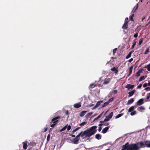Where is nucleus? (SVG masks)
Here are the masks:
<instances>
[{
    "instance_id": "c03bdc74",
    "label": "nucleus",
    "mask_w": 150,
    "mask_h": 150,
    "mask_svg": "<svg viewBox=\"0 0 150 150\" xmlns=\"http://www.w3.org/2000/svg\"><path fill=\"white\" fill-rule=\"evenodd\" d=\"M81 136V133H80L78 135H77L76 137V139H79L78 138L80 136Z\"/></svg>"
},
{
    "instance_id": "a878e982",
    "label": "nucleus",
    "mask_w": 150,
    "mask_h": 150,
    "mask_svg": "<svg viewBox=\"0 0 150 150\" xmlns=\"http://www.w3.org/2000/svg\"><path fill=\"white\" fill-rule=\"evenodd\" d=\"M132 51L130 52L128 54V55L126 57V59H128L131 57V54L132 53Z\"/></svg>"
},
{
    "instance_id": "20e7f679",
    "label": "nucleus",
    "mask_w": 150,
    "mask_h": 150,
    "mask_svg": "<svg viewBox=\"0 0 150 150\" xmlns=\"http://www.w3.org/2000/svg\"><path fill=\"white\" fill-rule=\"evenodd\" d=\"M61 118V117L59 116L56 117L52 118L50 122V124H51L50 127L52 128H54L57 124L59 120Z\"/></svg>"
},
{
    "instance_id": "1a4fd4ad",
    "label": "nucleus",
    "mask_w": 150,
    "mask_h": 150,
    "mask_svg": "<svg viewBox=\"0 0 150 150\" xmlns=\"http://www.w3.org/2000/svg\"><path fill=\"white\" fill-rule=\"evenodd\" d=\"M134 87V85H131L130 84H127L125 87L126 88H127L129 90L130 89H132Z\"/></svg>"
},
{
    "instance_id": "79ce46f5",
    "label": "nucleus",
    "mask_w": 150,
    "mask_h": 150,
    "mask_svg": "<svg viewBox=\"0 0 150 150\" xmlns=\"http://www.w3.org/2000/svg\"><path fill=\"white\" fill-rule=\"evenodd\" d=\"M144 71V69H139L138 71L139 73H142Z\"/></svg>"
},
{
    "instance_id": "49530a36",
    "label": "nucleus",
    "mask_w": 150,
    "mask_h": 150,
    "mask_svg": "<svg viewBox=\"0 0 150 150\" xmlns=\"http://www.w3.org/2000/svg\"><path fill=\"white\" fill-rule=\"evenodd\" d=\"M110 120L108 118V117H106V118H105L104 120V121H105V122H107V121H108Z\"/></svg>"
},
{
    "instance_id": "4d7b16f0",
    "label": "nucleus",
    "mask_w": 150,
    "mask_h": 150,
    "mask_svg": "<svg viewBox=\"0 0 150 150\" xmlns=\"http://www.w3.org/2000/svg\"><path fill=\"white\" fill-rule=\"evenodd\" d=\"M133 59L132 58H131L129 60V62H131L133 61Z\"/></svg>"
},
{
    "instance_id": "412c9836",
    "label": "nucleus",
    "mask_w": 150,
    "mask_h": 150,
    "mask_svg": "<svg viewBox=\"0 0 150 150\" xmlns=\"http://www.w3.org/2000/svg\"><path fill=\"white\" fill-rule=\"evenodd\" d=\"M101 135H100L99 134H97L96 135L95 138L98 140H99L100 139H101Z\"/></svg>"
},
{
    "instance_id": "39448f33",
    "label": "nucleus",
    "mask_w": 150,
    "mask_h": 150,
    "mask_svg": "<svg viewBox=\"0 0 150 150\" xmlns=\"http://www.w3.org/2000/svg\"><path fill=\"white\" fill-rule=\"evenodd\" d=\"M136 108V107H135L134 106H133L131 107L128 110V112H131L130 114L131 116L137 114L136 111L134 110Z\"/></svg>"
},
{
    "instance_id": "6e6d98bb",
    "label": "nucleus",
    "mask_w": 150,
    "mask_h": 150,
    "mask_svg": "<svg viewBox=\"0 0 150 150\" xmlns=\"http://www.w3.org/2000/svg\"><path fill=\"white\" fill-rule=\"evenodd\" d=\"M102 127H99V128H98V131L99 132H100L101 131V130L102 129Z\"/></svg>"
},
{
    "instance_id": "2eb2a0df",
    "label": "nucleus",
    "mask_w": 150,
    "mask_h": 150,
    "mask_svg": "<svg viewBox=\"0 0 150 150\" xmlns=\"http://www.w3.org/2000/svg\"><path fill=\"white\" fill-rule=\"evenodd\" d=\"M110 70L111 71H114V72L116 74H117V73L118 71L117 67L116 68L115 67H113L111 68Z\"/></svg>"
},
{
    "instance_id": "6e6552de",
    "label": "nucleus",
    "mask_w": 150,
    "mask_h": 150,
    "mask_svg": "<svg viewBox=\"0 0 150 150\" xmlns=\"http://www.w3.org/2000/svg\"><path fill=\"white\" fill-rule=\"evenodd\" d=\"M144 103V100L143 98L140 99L137 103V104L138 105H140Z\"/></svg>"
},
{
    "instance_id": "338daca9",
    "label": "nucleus",
    "mask_w": 150,
    "mask_h": 150,
    "mask_svg": "<svg viewBox=\"0 0 150 150\" xmlns=\"http://www.w3.org/2000/svg\"><path fill=\"white\" fill-rule=\"evenodd\" d=\"M147 86H150V82L149 81V83H147Z\"/></svg>"
},
{
    "instance_id": "cd10ccee",
    "label": "nucleus",
    "mask_w": 150,
    "mask_h": 150,
    "mask_svg": "<svg viewBox=\"0 0 150 150\" xmlns=\"http://www.w3.org/2000/svg\"><path fill=\"white\" fill-rule=\"evenodd\" d=\"M144 79V76H141L139 79V81H141Z\"/></svg>"
},
{
    "instance_id": "a211bd4d",
    "label": "nucleus",
    "mask_w": 150,
    "mask_h": 150,
    "mask_svg": "<svg viewBox=\"0 0 150 150\" xmlns=\"http://www.w3.org/2000/svg\"><path fill=\"white\" fill-rule=\"evenodd\" d=\"M113 115V112H112L110 113L109 115L106 116V117L108 118L110 120V119H111Z\"/></svg>"
},
{
    "instance_id": "7c9ffc66",
    "label": "nucleus",
    "mask_w": 150,
    "mask_h": 150,
    "mask_svg": "<svg viewBox=\"0 0 150 150\" xmlns=\"http://www.w3.org/2000/svg\"><path fill=\"white\" fill-rule=\"evenodd\" d=\"M81 128V127H78L76 128L75 129L73 130L72 131V133L73 134H74V132H76L79 129Z\"/></svg>"
},
{
    "instance_id": "58836bf2",
    "label": "nucleus",
    "mask_w": 150,
    "mask_h": 150,
    "mask_svg": "<svg viewBox=\"0 0 150 150\" xmlns=\"http://www.w3.org/2000/svg\"><path fill=\"white\" fill-rule=\"evenodd\" d=\"M96 86V85L94 84V83H92L90 84V87H92V88H93Z\"/></svg>"
},
{
    "instance_id": "ddd939ff",
    "label": "nucleus",
    "mask_w": 150,
    "mask_h": 150,
    "mask_svg": "<svg viewBox=\"0 0 150 150\" xmlns=\"http://www.w3.org/2000/svg\"><path fill=\"white\" fill-rule=\"evenodd\" d=\"M81 106V105L80 103H75L74 105V107L76 108H78L80 107Z\"/></svg>"
},
{
    "instance_id": "bb28decb",
    "label": "nucleus",
    "mask_w": 150,
    "mask_h": 150,
    "mask_svg": "<svg viewBox=\"0 0 150 150\" xmlns=\"http://www.w3.org/2000/svg\"><path fill=\"white\" fill-rule=\"evenodd\" d=\"M124 114V113H121V114H118V115H117L115 117V118L116 119H117V118H118L120 117H121V116H122Z\"/></svg>"
},
{
    "instance_id": "dca6fc26",
    "label": "nucleus",
    "mask_w": 150,
    "mask_h": 150,
    "mask_svg": "<svg viewBox=\"0 0 150 150\" xmlns=\"http://www.w3.org/2000/svg\"><path fill=\"white\" fill-rule=\"evenodd\" d=\"M145 109V108L143 106H141L138 107L137 108V110L141 112H142V111Z\"/></svg>"
},
{
    "instance_id": "f704fd0d",
    "label": "nucleus",
    "mask_w": 150,
    "mask_h": 150,
    "mask_svg": "<svg viewBox=\"0 0 150 150\" xmlns=\"http://www.w3.org/2000/svg\"><path fill=\"white\" fill-rule=\"evenodd\" d=\"M113 100V98H112L110 99L107 101V102L109 104L110 103L112 102Z\"/></svg>"
},
{
    "instance_id": "b1692460",
    "label": "nucleus",
    "mask_w": 150,
    "mask_h": 150,
    "mask_svg": "<svg viewBox=\"0 0 150 150\" xmlns=\"http://www.w3.org/2000/svg\"><path fill=\"white\" fill-rule=\"evenodd\" d=\"M144 68H147L148 70L150 71V64L145 66Z\"/></svg>"
},
{
    "instance_id": "7ed1b4c3",
    "label": "nucleus",
    "mask_w": 150,
    "mask_h": 150,
    "mask_svg": "<svg viewBox=\"0 0 150 150\" xmlns=\"http://www.w3.org/2000/svg\"><path fill=\"white\" fill-rule=\"evenodd\" d=\"M97 128V126H93L89 129L85 130L83 132L82 131L80 133H81V137H82L85 135L86 137L89 138L97 132V130L96 129Z\"/></svg>"
},
{
    "instance_id": "9d476101",
    "label": "nucleus",
    "mask_w": 150,
    "mask_h": 150,
    "mask_svg": "<svg viewBox=\"0 0 150 150\" xmlns=\"http://www.w3.org/2000/svg\"><path fill=\"white\" fill-rule=\"evenodd\" d=\"M128 27V23L126 22H125L124 23L122 26V28L123 29L126 30L127 29Z\"/></svg>"
},
{
    "instance_id": "473e14b6",
    "label": "nucleus",
    "mask_w": 150,
    "mask_h": 150,
    "mask_svg": "<svg viewBox=\"0 0 150 150\" xmlns=\"http://www.w3.org/2000/svg\"><path fill=\"white\" fill-rule=\"evenodd\" d=\"M149 52V49L148 48L147 49H146V50H145L144 53V54H147Z\"/></svg>"
},
{
    "instance_id": "e2e57ef3",
    "label": "nucleus",
    "mask_w": 150,
    "mask_h": 150,
    "mask_svg": "<svg viewBox=\"0 0 150 150\" xmlns=\"http://www.w3.org/2000/svg\"><path fill=\"white\" fill-rule=\"evenodd\" d=\"M113 92L114 93H116L117 92V91L116 90H114L113 91Z\"/></svg>"
},
{
    "instance_id": "aec40b11",
    "label": "nucleus",
    "mask_w": 150,
    "mask_h": 150,
    "mask_svg": "<svg viewBox=\"0 0 150 150\" xmlns=\"http://www.w3.org/2000/svg\"><path fill=\"white\" fill-rule=\"evenodd\" d=\"M79 139H76V138H75L73 142V143L74 144H77L78 143Z\"/></svg>"
},
{
    "instance_id": "680f3d73",
    "label": "nucleus",
    "mask_w": 150,
    "mask_h": 150,
    "mask_svg": "<svg viewBox=\"0 0 150 150\" xmlns=\"http://www.w3.org/2000/svg\"><path fill=\"white\" fill-rule=\"evenodd\" d=\"M66 114L67 115H68L69 114L68 111L67 110L66 112Z\"/></svg>"
},
{
    "instance_id": "f03ea898",
    "label": "nucleus",
    "mask_w": 150,
    "mask_h": 150,
    "mask_svg": "<svg viewBox=\"0 0 150 150\" xmlns=\"http://www.w3.org/2000/svg\"><path fill=\"white\" fill-rule=\"evenodd\" d=\"M97 128V126H93L89 129L85 130L83 132L82 131L80 133H81V137H82L85 135L86 137L89 138L97 132V130L96 129Z\"/></svg>"
},
{
    "instance_id": "09e8293b",
    "label": "nucleus",
    "mask_w": 150,
    "mask_h": 150,
    "mask_svg": "<svg viewBox=\"0 0 150 150\" xmlns=\"http://www.w3.org/2000/svg\"><path fill=\"white\" fill-rule=\"evenodd\" d=\"M133 17H132L130 16L129 17V19L131 21H133Z\"/></svg>"
},
{
    "instance_id": "c85d7f7f",
    "label": "nucleus",
    "mask_w": 150,
    "mask_h": 150,
    "mask_svg": "<svg viewBox=\"0 0 150 150\" xmlns=\"http://www.w3.org/2000/svg\"><path fill=\"white\" fill-rule=\"evenodd\" d=\"M108 104V103L106 102L105 103L101 106V108H104Z\"/></svg>"
},
{
    "instance_id": "c9c22d12",
    "label": "nucleus",
    "mask_w": 150,
    "mask_h": 150,
    "mask_svg": "<svg viewBox=\"0 0 150 150\" xmlns=\"http://www.w3.org/2000/svg\"><path fill=\"white\" fill-rule=\"evenodd\" d=\"M102 114H100V115H98V117H97L96 118L94 119V120H97L99 118H100L101 117V116L102 115Z\"/></svg>"
},
{
    "instance_id": "a19ab883",
    "label": "nucleus",
    "mask_w": 150,
    "mask_h": 150,
    "mask_svg": "<svg viewBox=\"0 0 150 150\" xmlns=\"http://www.w3.org/2000/svg\"><path fill=\"white\" fill-rule=\"evenodd\" d=\"M67 130L68 131H69L71 129V127L69 125V126L67 125Z\"/></svg>"
},
{
    "instance_id": "423d86ee",
    "label": "nucleus",
    "mask_w": 150,
    "mask_h": 150,
    "mask_svg": "<svg viewBox=\"0 0 150 150\" xmlns=\"http://www.w3.org/2000/svg\"><path fill=\"white\" fill-rule=\"evenodd\" d=\"M142 143L143 145L142 146V148H144L145 147L150 148V140H145L144 142H142Z\"/></svg>"
},
{
    "instance_id": "c756f323",
    "label": "nucleus",
    "mask_w": 150,
    "mask_h": 150,
    "mask_svg": "<svg viewBox=\"0 0 150 150\" xmlns=\"http://www.w3.org/2000/svg\"><path fill=\"white\" fill-rule=\"evenodd\" d=\"M102 103L103 101H98L96 105L98 107L99 106L100 104L101 103Z\"/></svg>"
},
{
    "instance_id": "a18cd8bd",
    "label": "nucleus",
    "mask_w": 150,
    "mask_h": 150,
    "mask_svg": "<svg viewBox=\"0 0 150 150\" xmlns=\"http://www.w3.org/2000/svg\"><path fill=\"white\" fill-rule=\"evenodd\" d=\"M147 86V83H145L143 85V87L144 88L146 87Z\"/></svg>"
},
{
    "instance_id": "37998d69",
    "label": "nucleus",
    "mask_w": 150,
    "mask_h": 150,
    "mask_svg": "<svg viewBox=\"0 0 150 150\" xmlns=\"http://www.w3.org/2000/svg\"><path fill=\"white\" fill-rule=\"evenodd\" d=\"M150 98V95H149L148 94H147V97H146V99L147 100H149Z\"/></svg>"
},
{
    "instance_id": "f3484780",
    "label": "nucleus",
    "mask_w": 150,
    "mask_h": 150,
    "mask_svg": "<svg viewBox=\"0 0 150 150\" xmlns=\"http://www.w3.org/2000/svg\"><path fill=\"white\" fill-rule=\"evenodd\" d=\"M133 69V66L130 67L129 69V72L128 74V76H129L132 74Z\"/></svg>"
},
{
    "instance_id": "0eeeda50",
    "label": "nucleus",
    "mask_w": 150,
    "mask_h": 150,
    "mask_svg": "<svg viewBox=\"0 0 150 150\" xmlns=\"http://www.w3.org/2000/svg\"><path fill=\"white\" fill-rule=\"evenodd\" d=\"M138 4H137L134 7L133 10L132 11V12L133 13L132 14L131 16L133 17L134 16V13L135 11L138 8Z\"/></svg>"
},
{
    "instance_id": "4c0bfd02",
    "label": "nucleus",
    "mask_w": 150,
    "mask_h": 150,
    "mask_svg": "<svg viewBox=\"0 0 150 150\" xmlns=\"http://www.w3.org/2000/svg\"><path fill=\"white\" fill-rule=\"evenodd\" d=\"M117 48H115L114 49H113V55H115V53H116V52L117 51Z\"/></svg>"
},
{
    "instance_id": "6ab92c4d",
    "label": "nucleus",
    "mask_w": 150,
    "mask_h": 150,
    "mask_svg": "<svg viewBox=\"0 0 150 150\" xmlns=\"http://www.w3.org/2000/svg\"><path fill=\"white\" fill-rule=\"evenodd\" d=\"M135 90H134L131 91L129 92L128 93L129 94V97H131L133 96L135 91Z\"/></svg>"
},
{
    "instance_id": "0e129e2a",
    "label": "nucleus",
    "mask_w": 150,
    "mask_h": 150,
    "mask_svg": "<svg viewBox=\"0 0 150 150\" xmlns=\"http://www.w3.org/2000/svg\"><path fill=\"white\" fill-rule=\"evenodd\" d=\"M149 87H147L145 88V90L147 91V90L149 89Z\"/></svg>"
},
{
    "instance_id": "774afa93",
    "label": "nucleus",
    "mask_w": 150,
    "mask_h": 150,
    "mask_svg": "<svg viewBox=\"0 0 150 150\" xmlns=\"http://www.w3.org/2000/svg\"><path fill=\"white\" fill-rule=\"evenodd\" d=\"M103 125V124H102L101 123H100V124H99V127H101V126H102Z\"/></svg>"
},
{
    "instance_id": "603ef678",
    "label": "nucleus",
    "mask_w": 150,
    "mask_h": 150,
    "mask_svg": "<svg viewBox=\"0 0 150 150\" xmlns=\"http://www.w3.org/2000/svg\"><path fill=\"white\" fill-rule=\"evenodd\" d=\"M109 124V122H107L105 123H104V124H103V125H105V126H108Z\"/></svg>"
},
{
    "instance_id": "f257e3e1",
    "label": "nucleus",
    "mask_w": 150,
    "mask_h": 150,
    "mask_svg": "<svg viewBox=\"0 0 150 150\" xmlns=\"http://www.w3.org/2000/svg\"><path fill=\"white\" fill-rule=\"evenodd\" d=\"M143 145L142 142H137L130 144L127 142L122 146V149L121 150H139L142 148Z\"/></svg>"
},
{
    "instance_id": "f8f14e48",
    "label": "nucleus",
    "mask_w": 150,
    "mask_h": 150,
    "mask_svg": "<svg viewBox=\"0 0 150 150\" xmlns=\"http://www.w3.org/2000/svg\"><path fill=\"white\" fill-rule=\"evenodd\" d=\"M110 81V79L109 78H105L103 84L106 85Z\"/></svg>"
},
{
    "instance_id": "4468645a",
    "label": "nucleus",
    "mask_w": 150,
    "mask_h": 150,
    "mask_svg": "<svg viewBox=\"0 0 150 150\" xmlns=\"http://www.w3.org/2000/svg\"><path fill=\"white\" fill-rule=\"evenodd\" d=\"M110 127V126H109L108 127H105V128L103 129L102 131V132L103 134L106 133Z\"/></svg>"
},
{
    "instance_id": "5701e85b",
    "label": "nucleus",
    "mask_w": 150,
    "mask_h": 150,
    "mask_svg": "<svg viewBox=\"0 0 150 150\" xmlns=\"http://www.w3.org/2000/svg\"><path fill=\"white\" fill-rule=\"evenodd\" d=\"M86 112L87 111H82L80 113V116L81 117H83L84 116Z\"/></svg>"
},
{
    "instance_id": "2f4dec72",
    "label": "nucleus",
    "mask_w": 150,
    "mask_h": 150,
    "mask_svg": "<svg viewBox=\"0 0 150 150\" xmlns=\"http://www.w3.org/2000/svg\"><path fill=\"white\" fill-rule=\"evenodd\" d=\"M143 42V38H141L140 39L139 42V45H140Z\"/></svg>"
},
{
    "instance_id": "69168bd1",
    "label": "nucleus",
    "mask_w": 150,
    "mask_h": 150,
    "mask_svg": "<svg viewBox=\"0 0 150 150\" xmlns=\"http://www.w3.org/2000/svg\"><path fill=\"white\" fill-rule=\"evenodd\" d=\"M145 18V17H144L142 19V21H143Z\"/></svg>"
},
{
    "instance_id": "864d4df0",
    "label": "nucleus",
    "mask_w": 150,
    "mask_h": 150,
    "mask_svg": "<svg viewBox=\"0 0 150 150\" xmlns=\"http://www.w3.org/2000/svg\"><path fill=\"white\" fill-rule=\"evenodd\" d=\"M105 122V121H104V120L103 121H100V123H101L102 124H103H103H104Z\"/></svg>"
},
{
    "instance_id": "9b49d317",
    "label": "nucleus",
    "mask_w": 150,
    "mask_h": 150,
    "mask_svg": "<svg viewBox=\"0 0 150 150\" xmlns=\"http://www.w3.org/2000/svg\"><path fill=\"white\" fill-rule=\"evenodd\" d=\"M27 144V141L25 142H23L22 143V144H23V148L25 150L27 148L28 145Z\"/></svg>"
},
{
    "instance_id": "4be33fe9",
    "label": "nucleus",
    "mask_w": 150,
    "mask_h": 150,
    "mask_svg": "<svg viewBox=\"0 0 150 150\" xmlns=\"http://www.w3.org/2000/svg\"><path fill=\"white\" fill-rule=\"evenodd\" d=\"M134 100L133 98L131 99L128 100L127 103V104H130L132 103L134 101Z\"/></svg>"
},
{
    "instance_id": "5fc2aeb1",
    "label": "nucleus",
    "mask_w": 150,
    "mask_h": 150,
    "mask_svg": "<svg viewBox=\"0 0 150 150\" xmlns=\"http://www.w3.org/2000/svg\"><path fill=\"white\" fill-rule=\"evenodd\" d=\"M142 86V84H140L138 86H137V88H140Z\"/></svg>"
},
{
    "instance_id": "393cba45",
    "label": "nucleus",
    "mask_w": 150,
    "mask_h": 150,
    "mask_svg": "<svg viewBox=\"0 0 150 150\" xmlns=\"http://www.w3.org/2000/svg\"><path fill=\"white\" fill-rule=\"evenodd\" d=\"M67 127V125H65L64 127L61 129H60L59 131V132H62V131H64L66 129V128Z\"/></svg>"
},
{
    "instance_id": "13d9d810",
    "label": "nucleus",
    "mask_w": 150,
    "mask_h": 150,
    "mask_svg": "<svg viewBox=\"0 0 150 150\" xmlns=\"http://www.w3.org/2000/svg\"><path fill=\"white\" fill-rule=\"evenodd\" d=\"M92 114V112H89L88 113V115H89V116H91V115Z\"/></svg>"
},
{
    "instance_id": "72a5a7b5",
    "label": "nucleus",
    "mask_w": 150,
    "mask_h": 150,
    "mask_svg": "<svg viewBox=\"0 0 150 150\" xmlns=\"http://www.w3.org/2000/svg\"><path fill=\"white\" fill-rule=\"evenodd\" d=\"M133 44L132 46V48L133 49L135 45H136V42L135 41H134V42H133Z\"/></svg>"
},
{
    "instance_id": "8fccbe9b",
    "label": "nucleus",
    "mask_w": 150,
    "mask_h": 150,
    "mask_svg": "<svg viewBox=\"0 0 150 150\" xmlns=\"http://www.w3.org/2000/svg\"><path fill=\"white\" fill-rule=\"evenodd\" d=\"M127 22L128 23V18L127 17H126L125 19V22Z\"/></svg>"
},
{
    "instance_id": "ea45409f",
    "label": "nucleus",
    "mask_w": 150,
    "mask_h": 150,
    "mask_svg": "<svg viewBox=\"0 0 150 150\" xmlns=\"http://www.w3.org/2000/svg\"><path fill=\"white\" fill-rule=\"evenodd\" d=\"M140 75V73H139L138 71L136 74L135 76L137 77H139Z\"/></svg>"
},
{
    "instance_id": "de8ad7c7",
    "label": "nucleus",
    "mask_w": 150,
    "mask_h": 150,
    "mask_svg": "<svg viewBox=\"0 0 150 150\" xmlns=\"http://www.w3.org/2000/svg\"><path fill=\"white\" fill-rule=\"evenodd\" d=\"M138 36V33H136L134 35V37L135 38H137Z\"/></svg>"
},
{
    "instance_id": "052dcab7",
    "label": "nucleus",
    "mask_w": 150,
    "mask_h": 150,
    "mask_svg": "<svg viewBox=\"0 0 150 150\" xmlns=\"http://www.w3.org/2000/svg\"><path fill=\"white\" fill-rule=\"evenodd\" d=\"M70 135L72 137H75V135H73V134H70Z\"/></svg>"
},
{
    "instance_id": "e433bc0d",
    "label": "nucleus",
    "mask_w": 150,
    "mask_h": 150,
    "mask_svg": "<svg viewBox=\"0 0 150 150\" xmlns=\"http://www.w3.org/2000/svg\"><path fill=\"white\" fill-rule=\"evenodd\" d=\"M86 122H83L79 124L80 126H83L86 125Z\"/></svg>"
},
{
    "instance_id": "bf43d9fd",
    "label": "nucleus",
    "mask_w": 150,
    "mask_h": 150,
    "mask_svg": "<svg viewBox=\"0 0 150 150\" xmlns=\"http://www.w3.org/2000/svg\"><path fill=\"white\" fill-rule=\"evenodd\" d=\"M98 107L96 105H95L93 108V109H95L96 108H97Z\"/></svg>"
},
{
    "instance_id": "3c124183",
    "label": "nucleus",
    "mask_w": 150,
    "mask_h": 150,
    "mask_svg": "<svg viewBox=\"0 0 150 150\" xmlns=\"http://www.w3.org/2000/svg\"><path fill=\"white\" fill-rule=\"evenodd\" d=\"M50 139V135L49 134L47 137V141H49V140Z\"/></svg>"
}]
</instances>
